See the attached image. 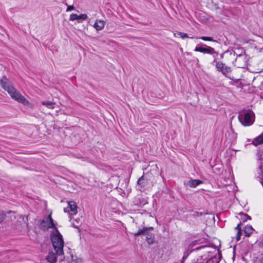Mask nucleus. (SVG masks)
I'll return each mask as SVG.
<instances>
[{
    "mask_svg": "<svg viewBox=\"0 0 263 263\" xmlns=\"http://www.w3.org/2000/svg\"><path fill=\"white\" fill-rule=\"evenodd\" d=\"M238 119L243 126H249L253 124L255 115L252 110L243 109L239 112Z\"/></svg>",
    "mask_w": 263,
    "mask_h": 263,
    "instance_id": "4",
    "label": "nucleus"
},
{
    "mask_svg": "<svg viewBox=\"0 0 263 263\" xmlns=\"http://www.w3.org/2000/svg\"><path fill=\"white\" fill-rule=\"evenodd\" d=\"M105 23L102 20H97L94 24L93 27L97 31L101 30L104 27Z\"/></svg>",
    "mask_w": 263,
    "mask_h": 263,
    "instance_id": "11",
    "label": "nucleus"
},
{
    "mask_svg": "<svg viewBox=\"0 0 263 263\" xmlns=\"http://www.w3.org/2000/svg\"><path fill=\"white\" fill-rule=\"evenodd\" d=\"M153 227L145 228L139 230L137 233L134 234V236H138L141 235H146L150 230H153Z\"/></svg>",
    "mask_w": 263,
    "mask_h": 263,
    "instance_id": "10",
    "label": "nucleus"
},
{
    "mask_svg": "<svg viewBox=\"0 0 263 263\" xmlns=\"http://www.w3.org/2000/svg\"><path fill=\"white\" fill-rule=\"evenodd\" d=\"M231 71V69L230 67L225 66L221 72H222L224 75H226L227 73H230Z\"/></svg>",
    "mask_w": 263,
    "mask_h": 263,
    "instance_id": "21",
    "label": "nucleus"
},
{
    "mask_svg": "<svg viewBox=\"0 0 263 263\" xmlns=\"http://www.w3.org/2000/svg\"><path fill=\"white\" fill-rule=\"evenodd\" d=\"M146 241L148 243L152 244L154 241V235L152 233H151L149 231L147 233V234L145 235Z\"/></svg>",
    "mask_w": 263,
    "mask_h": 263,
    "instance_id": "16",
    "label": "nucleus"
},
{
    "mask_svg": "<svg viewBox=\"0 0 263 263\" xmlns=\"http://www.w3.org/2000/svg\"><path fill=\"white\" fill-rule=\"evenodd\" d=\"M195 51L210 54H214L216 52L215 49L211 47H208L207 48L196 47L195 49Z\"/></svg>",
    "mask_w": 263,
    "mask_h": 263,
    "instance_id": "8",
    "label": "nucleus"
},
{
    "mask_svg": "<svg viewBox=\"0 0 263 263\" xmlns=\"http://www.w3.org/2000/svg\"><path fill=\"white\" fill-rule=\"evenodd\" d=\"M6 217V214L3 211H0V223L2 222Z\"/></svg>",
    "mask_w": 263,
    "mask_h": 263,
    "instance_id": "23",
    "label": "nucleus"
},
{
    "mask_svg": "<svg viewBox=\"0 0 263 263\" xmlns=\"http://www.w3.org/2000/svg\"><path fill=\"white\" fill-rule=\"evenodd\" d=\"M202 181L200 180L195 179L189 181L187 184L188 185L191 187H195L196 186L202 183Z\"/></svg>",
    "mask_w": 263,
    "mask_h": 263,
    "instance_id": "12",
    "label": "nucleus"
},
{
    "mask_svg": "<svg viewBox=\"0 0 263 263\" xmlns=\"http://www.w3.org/2000/svg\"><path fill=\"white\" fill-rule=\"evenodd\" d=\"M65 213H68L70 215H74L77 213V205L76 202L70 201L68 202V206L64 209Z\"/></svg>",
    "mask_w": 263,
    "mask_h": 263,
    "instance_id": "7",
    "label": "nucleus"
},
{
    "mask_svg": "<svg viewBox=\"0 0 263 263\" xmlns=\"http://www.w3.org/2000/svg\"><path fill=\"white\" fill-rule=\"evenodd\" d=\"M148 181L145 176L143 175L138 180L137 184L140 189L144 188L147 186Z\"/></svg>",
    "mask_w": 263,
    "mask_h": 263,
    "instance_id": "9",
    "label": "nucleus"
},
{
    "mask_svg": "<svg viewBox=\"0 0 263 263\" xmlns=\"http://www.w3.org/2000/svg\"><path fill=\"white\" fill-rule=\"evenodd\" d=\"M50 237L54 252L51 251L49 255L47 256L46 259L50 263H55L58 257H60V259H62L64 254V240L62 235L57 228H55L54 231L51 232Z\"/></svg>",
    "mask_w": 263,
    "mask_h": 263,
    "instance_id": "1",
    "label": "nucleus"
},
{
    "mask_svg": "<svg viewBox=\"0 0 263 263\" xmlns=\"http://www.w3.org/2000/svg\"><path fill=\"white\" fill-rule=\"evenodd\" d=\"M70 21L78 20V15L76 14H72L70 16Z\"/></svg>",
    "mask_w": 263,
    "mask_h": 263,
    "instance_id": "25",
    "label": "nucleus"
},
{
    "mask_svg": "<svg viewBox=\"0 0 263 263\" xmlns=\"http://www.w3.org/2000/svg\"><path fill=\"white\" fill-rule=\"evenodd\" d=\"M254 229H253L251 226H247L246 227H245L243 230L245 236H250V234L252 233Z\"/></svg>",
    "mask_w": 263,
    "mask_h": 263,
    "instance_id": "15",
    "label": "nucleus"
},
{
    "mask_svg": "<svg viewBox=\"0 0 263 263\" xmlns=\"http://www.w3.org/2000/svg\"><path fill=\"white\" fill-rule=\"evenodd\" d=\"M21 218H22L23 219V220H24V217H23L22 216H21Z\"/></svg>",
    "mask_w": 263,
    "mask_h": 263,
    "instance_id": "33",
    "label": "nucleus"
},
{
    "mask_svg": "<svg viewBox=\"0 0 263 263\" xmlns=\"http://www.w3.org/2000/svg\"><path fill=\"white\" fill-rule=\"evenodd\" d=\"M192 252V250H189V249H187L186 251H185L184 254V255H187V256H188L190 254V253Z\"/></svg>",
    "mask_w": 263,
    "mask_h": 263,
    "instance_id": "27",
    "label": "nucleus"
},
{
    "mask_svg": "<svg viewBox=\"0 0 263 263\" xmlns=\"http://www.w3.org/2000/svg\"><path fill=\"white\" fill-rule=\"evenodd\" d=\"M253 144L255 146L261 144L263 143V135H260L256 138H255L253 142Z\"/></svg>",
    "mask_w": 263,
    "mask_h": 263,
    "instance_id": "14",
    "label": "nucleus"
},
{
    "mask_svg": "<svg viewBox=\"0 0 263 263\" xmlns=\"http://www.w3.org/2000/svg\"><path fill=\"white\" fill-rule=\"evenodd\" d=\"M0 82L2 88L8 92L12 99L24 105H29V101L14 88L12 83L6 77H3Z\"/></svg>",
    "mask_w": 263,
    "mask_h": 263,
    "instance_id": "3",
    "label": "nucleus"
},
{
    "mask_svg": "<svg viewBox=\"0 0 263 263\" xmlns=\"http://www.w3.org/2000/svg\"><path fill=\"white\" fill-rule=\"evenodd\" d=\"M219 258L216 256H213L211 257V258L209 259L206 263H219Z\"/></svg>",
    "mask_w": 263,
    "mask_h": 263,
    "instance_id": "19",
    "label": "nucleus"
},
{
    "mask_svg": "<svg viewBox=\"0 0 263 263\" xmlns=\"http://www.w3.org/2000/svg\"><path fill=\"white\" fill-rule=\"evenodd\" d=\"M260 263H263V258L260 259Z\"/></svg>",
    "mask_w": 263,
    "mask_h": 263,
    "instance_id": "31",
    "label": "nucleus"
},
{
    "mask_svg": "<svg viewBox=\"0 0 263 263\" xmlns=\"http://www.w3.org/2000/svg\"><path fill=\"white\" fill-rule=\"evenodd\" d=\"M0 82L2 88L8 92L12 99L24 105H29V101L14 88L12 83L6 77H3Z\"/></svg>",
    "mask_w": 263,
    "mask_h": 263,
    "instance_id": "2",
    "label": "nucleus"
},
{
    "mask_svg": "<svg viewBox=\"0 0 263 263\" xmlns=\"http://www.w3.org/2000/svg\"><path fill=\"white\" fill-rule=\"evenodd\" d=\"M87 18V16L85 14H81L80 15H78V21H79V22L80 21H84V20H86Z\"/></svg>",
    "mask_w": 263,
    "mask_h": 263,
    "instance_id": "22",
    "label": "nucleus"
},
{
    "mask_svg": "<svg viewBox=\"0 0 263 263\" xmlns=\"http://www.w3.org/2000/svg\"><path fill=\"white\" fill-rule=\"evenodd\" d=\"M41 104L46 106L49 109H54L55 108V103L51 101H46L41 102Z\"/></svg>",
    "mask_w": 263,
    "mask_h": 263,
    "instance_id": "13",
    "label": "nucleus"
},
{
    "mask_svg": "<svg viewBox=\"0 0 263 263\" xmlns=\"http://www.w3.org/2000/svg\"><path fill=\"white\" fill-rule=\"evenodd\" d=\"M74 8L73 6H69L67 8V11H69L74 10Z\"/></svg>",
    "mask_w": 263,
    "mask_h": 263,
    "instance_id": "26",
    "label": "nucleus"
},
{
    "mask_svg": "<svg viewBox=\"0 0 263 263\" xmlns=\"http://www.w3.org/2000/svg\"><path fill=\"white\" fill-rule=\"evenodd\" d=\"M240 226H241L240 224H237V227L235 228L236 230L237 231V237H236V239L237 241H239L240 240V236L241 235V229Z\"/></svg>",
    "mask_w": 263,
    "mask_h": 263,
    "instance_id": "17",
    "label": "nucleus"
},
{
    "mask_svg": "<svg viewBox=\"0 0 263 263\" xmlns=\"http://www.w3.org/2000/svg\"><path fill=\"white\" fill-rule=\"evenodd\" d=\"M200 39L203 41L216 42V41L213 40L212 37L209 36H201Z\"/></svg>",
    "mask_w": 263,
    "mask_h": 263,
    "instance_id": "24",
    "label": "nucleus"
},
{
    "mask_svg": "<svg viewBox=\"0 0 263 263\" xmlns=\"http://www.w3.org/2000/svg\"><path fill=\"white\" fill-rule=\"evenodd\" d=\"M193 245H194L193 244V245H192V244L190 245L189 246V248L193 247Z\"/></svg>",
    "mask_w": 263,
    "mask_h": 263,
    "instance_id": "30",
    "label": "nucleus"
},
{
    "mask_svg": "<svg viewBox=\"0 0 263 263\" xmlns=\"http://www.w3.org/2000/svg\"><path fill=\"white\" fill-rule=\"evenodd\" d=\"M220 57H221V58H223V54H221L220 55Z\"/></svg>",
    "mask_w": 263,
    "mask_h": 263,
    "instance_id": "32",
    "label": "nucleus"
},
{
    "mask_svg": "<svg viewBox=\"0 0 263 263\" xmlns=\"http://www.w3.org/2000/svg\"><path fill=\"white\" fill-rule=\"evenodd\" d=\"M39 227L44 231H47L49 228L54 227L53 220L50 214L48 215L46 219H43L41 221Z\"/></svg>",
    "mask_w": 263,
    "mask_h": 263,
    "instance_id": "6",
    "label": "nucleus"
},
{
    "mask_svg": "<svg viewBox=\"0 0 263 263\" xmlns=\"http://www.w3.org/2000/svg\"><path fill=\"white\" fill-rule=\"evenodd\" d=\"M187 257V255H183V256L182 258L181 263H183L184 261L186 259V258Z\"/></svg>",
    "mask_w": 263,
    "mask_h": 263,
    "instance_id": "28",
    "label": "nucleus"
},
{
    "mask_svg": "<svg viewBox=\"0 0 263 263\" xmlns=\"http://www.w3.org/2000/svg\"><path fill=\"white\" fill-rule=\"evenodd\" d=\"M224 67V64L222 63V62H217V63L216 64V68L220 72L222 71V70H223Z\"/></svg>",
    "mask_w": 263,
    "mask_h": 263,
    "instance_id": "20",
    "label": "nucleus"
},
{
    "mask_svg": "<svg viewBox=\"0 0 263 263\" xmlns=\"http://www.w3.org/2000/svg\"><path fill=\"white\" fill-rule=\"evenodd\" d=\"M235 65L238 68H245L248 65L247 58L245 53L240 54L236 57L235 52H230L228 57V63H234Z\"/></svg>",
    "mask_w": 263,
    "mask_h": 263,
    "instance_id": "5",
    "label": "nucleus"
},
{
    "mask_svg": "<svg viewBox=\"0 0 263 263\" xmlns=\"http://www.w3.org/2000/svg\"><path fill=\"white\" fill-rule=\"evenodd\" d=\"M207 248V247H206V246H201V247H200L196 248L195 249V250H199V249H201V248Z\"/></svg>",
    "mask_w": 263,
    "mask_h": 263,
    "instance_id": "29",
    "label": "nucleus"
},
{
    "mask_svg": "<svg viewBox=\"0 0 263 263\" xmlns=\"http://www.w3.org/2000/svg\"><path fill=\"white\" fill-rule=\"evenodd\" d=\"M174 35L176 37L180 36L182 39L187 38L189 37L186 33L181 32H176L174 33Z\"/></svg>",
    "mask_w": 263,
    "mask_h": 263,
    "instance_id": "18",
    "label": "nucleus"
}]
</instances>
